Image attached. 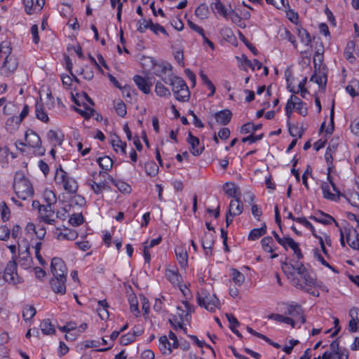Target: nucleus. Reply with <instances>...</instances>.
I'll list each match as a JSON object with an SVG mask.
<instances>
[{"mask_svg":"<svg viewBox=\"0 0 359 359\" xmlns=\"http://www.w3.org/2000/svg\"><path fill=\"white\" fill-rule=\"evenodd\" d=\"M163 81L172 86V90L175 98L180 102H187L190 97V91L186 82L180 76H173L166 81Z\"/></svg>","mask_w":359,"mask_h":359,"instance_id":"1","label":"nucleus"},{"mask_svg":"<svg viewBox=\"0 0 359 359\" xmlns=\"http://www.w3.org/2000/svg\"><path fill=\"white\" fill-rule=\"evenodd\" d=\"M13 188L18 198L26 200L34 195V189L30 182L22 174H16Z\"/></svg>","mask_w":359,"mask_h":359,"instance_id":"2","label":"nucleus"},{"mask_svg":"<svg viewBox=\"0 0 359 359\" xmlns=\"http://www.w3.org/2000/svg\"><path fill=\"white\" fill-rule=\"evenodd\" d=\"M197 302L201 307L210 312H215L220 305L219 299L206 288H201L197 292Z\"/></svg>","mask_w":359,"mask_h":359,"instance_id":"3","label":"nucleus"},{"mask_svg":"<svg viewBox=\"0 0 359 359\" xmlns=\"http://www.w3.org/2000/svg\"><path fill=\"white\" fill-rule=\"evenodd\" d=\"M55 180L57 184H63L64 189L69 193L74 194L78 190V184L76 180L67 177L66 172L61 166L57 168Z\"/></svg>","mask_w":359,"mask_h":359,"instance_id":"4","label":"nucleus"},{"mask_svg":"<svg viewBox=\"0 0 359 359\" xmlns=\"http://www.w3.org/2000/svg\"><path fill=\"white\" fill-rule=\"evenodd\" d=\"M25 141L28 146L36 148L39 156H43L46 149L41 147V140L39 135L32 129H28L25 135Z\"/></svg>","mask_w":359,"mask_h":359,"instance_id":"5","label":"nucleus"},{"mask_svg":"<svg viewBox=\"0 0 359 359\" xmlns=\"http://www.w3.org/2000/svg\"><path fill=\"white\" fill-rule=\"evenodd\" d=\"M4 280L13 285L21 282V278L17 273V263L15 261L13 260L8 262L4 270Z\"/></svg>","mask_w":359,"mask_h":359,"instance_id":"6","label":"nucleus"},{"mask_svg":"<svg viewBox=\"0 0 359 359\" xmlns=\"http://www.w3.org/2000/svg\"><path fill=\"white\" fill-rule=\"evenodd\" d=\"M51 272L54 277L59 276H67V269L64 261L60 257L52 259L50 264Z\"/></svg>","mask_w":359,"mask_h":359,"instance_id":"7","label":"nucleus"},{"mask_svg":"<svg viewBox=\"0 0 359 359\" xmlns=\"http://www.w3.org/2000/svg\"><path fill=\"white\" fill-rule=\"evenodd\" d=\"M29 250V248L27 244L25 245V250H23L21 249V246L20 245H18V264L25 269L30 268L32 264V258Z\"/></svg>","mask_w":359,"mask_h":359,"instance_id":"8","label":"nucleus"},{"mask_svg":"<svg viewBox=\"0 0 359 359\" xmlns=\"http://www.w3.org/2000/svg\"><path fill=\"white\" fill-rule=\"evenodd\" d=\"M67 276H59L53 277L50 280V285L53 291L56 294H64L66 292Z\"/></svg>","mask_w":359,"mask_h":359,"instance_id":"9","label":"nucleus"},{"mask_svg":"<svg viewBox=\"0 0 359 359\" xmlns=\"http://www.w3.org/2000/svg\"><path fill=\"white\" fill-rule=\"evenodd\" d=\"M18 66V60L14 56L6 57L1 66L2 74L8 76L17 69Z\"/></svg>","mask_w":359,"mask_h":359,"instance_id":"10","label":"nucleus"},{"mask_svg":"<svg viewBox=\"0 0 359 359\" xmlns=\"http://www.w3.org/2000/svg\"><path fill=\"white\" fill-rule=\"evenodd\" d=\"M346 242L348 245L354 250H359V240L358 238L357 231L353 227L344 229Z\"/></svg>","mask_w":359,"mask_h":359,"instance_id":"11","label":"nucleus"},{"mask_svg":"<svg viewBox=\"0 0 359 359\" xmlns=\"http://www.w3.org/2000/svg\"><path fill=\"white\" fill-rule=\"evenodd\" d=\"M187 142L191 145L190 152L194 156H199L204 150V146L199 147L200 140L198 137L194 136L191 132H189Z\"/></svg>","mask_w":359,"mask_h":359,"instance_id":"12","label":"nucleus"},{"mask_svg":"<svg viewBox=\"0 0 359 359\" xmlns=\"http://www.w3.org/2000/svg\"><path fill=\"white\" fill-rule=\"evenodd\" d=\"M134 82L138 88L145 94L150 93V88L152 83L148 79H145L141 76L135 75L133 77Z\"/></svg>","mask_w":359,"mask_h":359,"instance_id":"13","label":"nucleus"},{"mask_svg":"<svg viewBox=\"0 0 359 359\" xmlns=\"http://www.w3.org/2000/svg\"><path fill=\"white\" fill-rule=\"evenodd\" d=\"M216 121L221 125H227L231 119L232 113L229 109H223L214 114Z\"/></svg>","mask_w":359,"mask_h":359,"instance_id":"14","label":"nucleus"},{"mask_svg":"<svg viewBox=\"0 0 359 359\" xmlns=\"http://www.w3.org/2000/svg\"><path fill=\"white\" fill-rule=\"evenodd\" d=\"M225 194L229 197L241 198V191L240 189L233 182H226L223 187Z\"/></svg>","mask_w":359,"mask_h":359,"instance_id":"15","label":"nucleus"},{"mask_svg":"<svg viewBox=\"0 0 359 359\" xmlns=\"http://www.w3.org/2000/svg\"><path fill=\"white\" fill-rule=\"evenodd\" d=\"M54 210L51 207V202H48L46 205H43L41 211L40 212V217L42 219L49 224H53L55 222V219H50L53 215Z\"/></svg>","mask_w":359,"mask_h":359,"instance_id":"16","label":"nucleus"},{"mask_svg":"<svg viewBox=\"0 0 359 359\" xmlns=\"http://www.w3.org/2000/svg\"><path fill=\"white\" fill-rule=\"evenodd\" d=\"M310 219L317 222L327 225L330 224L333 222L337 226H339L337 222L332 216L323 212H320L318 216H310Z\"/></svg>","mask_w":359,"mask_h":359,"instance_id":"17","label":"nucleus"},{"mask_svg":"<svg viewBox=\"0 0 359 359\" xmlns=\"http://www.w3.org/2000/svg\"><path fill=\"white\" fill-rule=\"evenodd\" d=\"M202 246L206 255H212V249L214 245V239L212 234L205 233L202 239Z\"/></svg>","mask_w":359,"mask_h":359,"instance_id":"18","label":"nucleus"},{"mask_svg":"<svg viewBox=\"0 0 359 359\" xmlns=\"http://www.w3.org/2000/svg\"><path fill=\"white\" fill-rule=\"evenodd\" d=\"M243 203L241 201V198H236L234 200L231 201L229 208V215H239L243 212Z\"/></svg>","mask_w":359,"mask_h":359,"instance_id":"19","label":"nucleus"},{"mask_svg":"<svg viewBox=\"0 0 359 359\" xmlns=\"http://www.w3.org/2000/svg\"><path fill=\"white\" fill-rule=\"evenodd\" d=\"M175 255L180 266L183 268L187 266L188 255L186 249L182 246H177L175 248Z\"/></svg>","mask_w":359,"mask_h":359,"instance_id":"20","label":"nucleus"},{"mask_svg":"<svg viewBox=\"0 0 359 359\" xmlns=\"http://www.w3.org/2000/svg\"><path fill=\"white\" fill-rule=\"evenodd\" d=\"M355 48V43L353 41H349L346 43V46L344 51V55L345 58L351 63H353L355 60V57L353 55V52Z\"/></svg>","mask_w":359,"mask_h":359,"instance_id":"21","label":"nucleus"},{"mask_svg":"<svg viewBox=\"0 0 359 359\" xmlns=\"http://www.w3.org/2000/svg\"><path fill=\"white\" fill-rule=\"evenodd\" d=\"M78 237V233L75 230L65 229L64 231L60 232L57 235V239L62 240H68V241H74Z\"/></svg>","mask_w":359,"mask_h":359,"instance_id":"22","label":"nucleus"},{"mask_svg":"<svg viewBox=\"0 0 359 359\" xmlns=\"http://www.w3.org/2000/svg\"><path fill=\"white\" fill-rule=\"evenodd\" d=\"M211 9L216 10L217 13L221 16L227 18L229 11L220 0H215L210 4Z\"/></svg>","mask_w":359,"mask_h":359,"instance_id":"23","label":"nucleus"},{"mask_svg":"<svg viewBox=\"0 0 359 359\" xmlns=\"http://www.w3.org/2000/svg\"><path fill=\"white\" fill-rule=\"evenodd\" d=\"M35 114L38 119L41 120L44 123H47L49 121V118L45 111L43 103L36 102L35 104Z\"/></svg>","mask_w":359,"mask_h":359,"instance_id":"24","label":"nucleus"},{"mask_svg":"<svg viewBox=\"0 0 359 359\" xmlns=\"http://www.w3.org/2000/svg\"><path fill=\"white\" fill-rule=\"evenodd\" d=\"M266 233V225L264 223L262 227L259 229H253L248 235V240L256 241Z\"/></svg>","mask_w":359,"mask_h":359,"instance_id":"25","label":"nucleus"},{"mask_svg":"<svg viewBox=\"0 0 359 359\" xmlns=\"http://www.w3.org/2000/svg\"><path fill=\"white\" fill-rule=\"evenodd\" d=\"M47 137L54 147L57 145H61L62 143V136H59L55 130H50L47 133Z\"/></svg>","mask_w":359,"mask_h":359,"instance_id":"26","label":"nucleus"},{"mask_svg":"<svg viewBox=\"0 0 359 359\" xmlns=\"http://www.w3.org/2000/svg\"><path fill=\"white\" fill-rule=\"evenodd\" d=\"M287 123L289 128V133L291 136H297L299 138H301L302 137L304 132V129L302 126H299L298 125H292L290 121H287Z\"/></svg>","mask_w":359,"mask_h":359,"instance_id":"27","label":"nucleus"},{"mask_svg":"<svg viewBox=\"0 0 359 359\" xmlns=\"http://www.w3.org/2000/svg\"><path fill=\"white\" fill-rule=\"evenodd\" d=\"M292 283L297 288H299L300 290H304L306 292L311 294L312 296H314V297L319 296V292L318 291L311 290V287H306L305 286H304V285L302 283H300V280L299 279V278H297V277L293 278L292 280Z\"/></svg>","mask_w":359,"mask_h":359,"instance_id":"28","label":"nucleus"},{"mask_svg":"<svg viewBox=\"0 0 359 359\" xmlns=\"http://www.w3.org/2000/svg\"><path fill=\"white\" fill-rule=\"evenodd\" d=\"M262 248L264 251L269 253H273L275 250L273 248V240L271 236H266L261 241Z\"/></svg>","mask_w":359,"mask_h":359,"instance_id":"29","label":"nucleus"},{"mask_svg":"<svg viewBox=\"0 0 359 359\" xmlns=\"http://www.w3.org/2000/svg\"><path fill=\"white\" fill-rule=\"evenodd\" d=\"M97 161L100 168L105 171H109L112 168L113 161L109 156L100 157Z\"/></svg>","mask_w":359,"mask_h":359,"instance_id":"30","label":"nucleus"},{"mask_svg":"<svg viewBox=\"0 0 359 359\" xmlns=\"http://www.w3.org/2000/svg\"><path fill=\"white\" fill-rule=\"evenodd\" d=\"M209 8L205 4H200L195 11V15L201 19H205L208 17Z\"/></svg>","mask_w":359,"mask_h":359,"instance_id":"31","label":"nucleus"},{"mask_svg":"<svg viewBox=\"0 0 359 359\" xmlns=\"http://www.w3.org/2000/svg\"><path fill=\"white\" fill-rule=\"evenodd\" d=\"M83 105L84 107V109L74 107V110L79 114H81L83 117H84L86 119H88L94 114L95 111L94 109L86 106V104H83Z\"/></svg>","mask_w":359,"mask_h":359,"instance_id":"32","label":"nucleus"},{"mask_svg":"<svg viewBox=\"0 0 359 359\" xmlns=\"http://www.w3.org/2000/svg\"><path fill=\"white\" fill-rule=\"evenodd\" d=\"M300 276V283H302L306 287H312L315 285V280L310 276L308 271L302 274Z\"/></svg>","mask_w":359,"mask_h":359,"instance_id":"33","label":"nucleus"},{"mask_svg":"<svg viewBox=\"0 0 359 359\" xmlns=\"http://www.w3.org/2000/svg\"><path fill=\"white\" fill-rule=\"evenodd\" d=\"M199 75L203 81V84H205L211 90V93L209 95V96H212L216 90L215 86L203 71L200 72Z\"/></svg>","mask_w":359,"mask_h":359,"instance_id":"34","label":"nucleus"},{"mask_svg":"<svg viewBox=\"0 0 359 359\" xmlns=\"http://www.w3.org/2000/svg\"><path fill=\"white\" fill-rule=\"evenodd\" d=\"M155 92L161 97H170L171 95L169 89L165 87L160 81L156 83Z\"/></svg>","mask_w":359,"mask_h":359,"instance_id":"35","label":"nucleus"},{"mask_svg":"<svg viewBox=\"0 0 359 359\" xmlns=\"http://www.w3.org/2000/svg\"><path fill=\"white\" fill-rule=\"evenodd\" d=\"M346 90L347 93L351 96V97H355L358 95L359 92V83L358 81H353L349 83L346 88Z\"/></svg>","mask_w":359,"mask_h":359,"instance_id":"36","label":"nucleus"},{"mask_svg":"<svg viewBox=\"0 0 359 359\" xmlns=\"http://www.w3.org/2000/svg\"><path fill=\"white\" fill-rule=\"evenodd\" d=\"M90 186L93 189V191L96 194H100L102 192L103 190L108 189L109 187L107 184L105 180H100L95 184H90Z\"/></svg>","mask_w":359,"mask_h":359,"instance_id":"37","label":"nucleus"},{"mask_svg":"<svg viewBox=\"0 0 359 359\" xmlns=\"http://www.w3.org/2000/svg\"><path fill=\"white\" fill-rule=\"evenodd\" d=\"M41 328L43 334H54L55 330L51 325V323L48 319L43 320L41 323Z\"/></svg>","mask_w":359,"mask_h":359,"instance_id":"38","label":"nucleus"},{"mask_svg":"<svg viewBox=\"0 0 359 359\" xmlns=\"http://www.w3.org/2000/svg\"><path fill=\"white\" fill-rule=\"evenodd\" d=\"M144 168L147 174L149 176H155L158 172V167L154 161L147 162Z\"/></svg>","mask_w":359,"mask_h":359,"instance_id":"39","label":"nucleus"},{"mask_svg":"<svg viewBox=\"0 0 359 359\" xmlns=\"http://www.w3.org/2000/svg\"><path fill=\"white\" fill-rule=\"evenodd\" d=\"M84 222V218L81 213H74L71 215L69 219V222L71 225L74 226H77L83 224Z\"/></svg>","mask_w":359,"mask_h":359,"instance_id":"40","label":"nucleus"},{"mask_svg":"<svg viewBox=\"0 0 359 359\" xmlns=\"http://www.w3.org/2000/svg\"><path fill=\"white\" fill-rule=\"evenodd\" d=\"M262 124L254 125L251 123H247L244 124L241 129V133L243 134H247L251 131H256L262 128Z\"/></svg>","mask_w":359,"mask_h":359,"instance_id":"41","label":"nucleus"},{"mask_svg":"<svg viewBox=\"0 0 359 359\" xmlns=\"http://www.w3.org/2000/svg\"><path fill=\"white\" fill-rule=\"evenodd\" d=\"M348 202L353 206L359 209V194L358 192H352L345 196Z\"/></svg>","mask_w":359,"mask_h":359,"instance_id":"42","label":"nucleus"},{"mask_svg":"<svg viewBox=\"0 0 359 359\" xmlns=\"http://www.w3.org/2000/svg\"><path fill=\"white\" fill-rule=\"evenodd\" d=\"M0 53L6 55V57H12V48L11 46V43L7 41H2L0 43Z\"/></svg>","mask_w":359,"mask_h":359,"instance_id":"43","label":"nucleus"},{"mask_svg":"<svg viewBox=\"0 0 359 359\" xmlns=\"http://www.w3.org/2000/svg\"><path fill=\"white\" fill-rule=\"evenodd\" d=\"M111 144L115 151H117V148H120L123 154L126 153V142H122L118 137H116L115 139L111 140Z\"/></svg>","mask_w":359,"mask_h":359,"instance_id":"44","label":"nucleus"},{"mask_svg":"<svg viewBox=\"0 0 359 359\" xmlns=\"http://www.w3.org/2000/svg\"><path fill=\"white\" fill-rule=\"evenodd\" d=\"M266 3L274 6L278 9L289 7L288 0H266Z\"/></svg>","mask_w":359,"mask_h":359,"instance_id":"45","label":"nucleus"},{"mask_svg":"<svg viewBox=\"0 0 359 359\" xmlns=\"http://www.w3.org/2000/svg\"><path fill=\"white\" fill-rule=\"evenodd\" d=\"M232 276H233V280L236 285L240 286L244 283V280H245L244 275L242 273H241L239 271H238L237 269H233Z\"/></svg>","mask_w":359,"mask_h":359,"instance_id":"46","label":"nucleus"},{"mask_svg":"<svg viewBox=\"0 0 359 359\" xmlns=\"http://www.w3.org/2000/svg\"><path fill=\"white\" fill-rule=\"evenodd\" d=\"M1 212V219L4 222L8 221L10 217V209L7 206L6 202L2 201L0 203Z\"/></svg>","mask_w":359,"mask_h":359,"instance_id":"47","label":"nucleus"},{"mask_svg":"<svg viewBox=\"0 0 359 359\" xmlns=\"http://www.w3.org/2000/svg\"><path fill=\"white\" fill-rule=\"evenodd\" d=\"M296 222L304 225L306 228L309 229L311 231L313 236L316 238H318V236L316 233L314 226L305 217H297Z\"/></svg>","mask_w":359,"mask_h":359,"instance_id":"48","label":"nucleus"},{"mask_svg":"<svg viewBox=\"0 0 359 359\" xmlns=\"http://www.w3.org/2000/svg\"><path fill=\"white\" fill-rule=\"evenodd\" d=\"M321 188L323 190V194L324 198L330 199L332 201H334L336 199V196L330 191L329 185L327 182H323V184L321 185Z\"/></svg>","mask_w":359,"mask_h":359,"instance_id":"49","label":"nucleus"},{"mask_svg":"<svg viewBox=\"0 0 359 359\" xmlns=\"http://www.w3.org/2000/svg\"><path fill=\"white\" fill-rule=\"evenodd\" d=\"M299 36L301 39L302 42L304 43L307 46L311 42L310 34L305 29L299 30Z\"/></svg>","mask_w":359,"mask_h":359,"instance_id":"50","label":"nucleus"},{"mask_svg":"<svg viewBox=\"0 0 359 359\" xmlns=\"http://www.w3.org/2000/svg\"><path fill=\"white\" fill-rule=\"evenodd\" d=\"M111 182L115 184V186L118 189V190L122 193H130L131 188L130 187L123 182H115L113 178H111Z\"/></svg>","mask_w":359,"mask_h":359,"instance_id":"51","label":"nucleus"},{"mask_svg":"<svg viewBox=\"0 0 359 359\" xmlns=\"http://www.w3.org/2000/svg\"><path fill=\"white\" fill-rule=\"evenodd\" d=\"M36 314V309L34 306H30L25 308L22 312V316L25 320L32 319Z\"/></svg>","mask_w":359,"mask_h":359,"instance_id":"52","label":"nucleus"},{"mask_svg":"<svg viewBox=\"0 0 359 359\" xmlns=\"http://www.w3.org/2000/svg\"><path fill=\"white\" fill-rule=\"evenodd\" d=\"M229 8L230 9L229 11L228 17L230 18L233 23L241 26L240 24L242 21L241 18L233 9L231 8V6H229Z\"/></svg>","mask_w":359,"mask_h":359,"instance_id":"53","label":"nucleus"},{"mask_svg":"<svg viewBox=\"0 0 359 359\" xmlns=\"http://www.w3.org/2000/svg\"><path fill=\"white\" fill-rule=\"evenodd\" d=\"M114 107L118 115H119L121 117L126 116L127 113L126 106L123 101L118 102L115 104Z\"/></svg>","mask_w":359,"mask_h":359,"instance_id":"54","label":"nucleus"},{"mask_svg":"<svg viewBox=\"0 0 359 359\" xmlns=\"http://www.w3.org/2000/svg\"><path fill=\"white\" fill-rule=\"evenodd\" d=\"M149 29L155 34H158V32L168 35V33L165 28L158 23H153L151 20H149Z\"/></svg>","mask_w":359,"mask_h":359,"instance_id":"55","label":"nucleus"},{"mask_svg":"<svg viewBox=\"0 0 359 359\" xmlns=\"http://www.w3.org/2000/svg\"><path fill=\"white\" fill-rule=\"evenodd\" d=\"M239 38L245 44V46L251 50L254 55H257L258 54L257 48L249 42V41L245 37V36L241 32H239Z\"/></svg>","mask_w":359,"mask_h":359,"instance_id":"56","label":"nucleus"},{"mask_svg":"<svg viewBox=\"0 0 359 359\" xmlns=\"http://www.w3.org/2000/svg\"><path fill=\"white\" fill-rule=\"evenodd\" d=\"M302 308L299 305H295V306H290L287 308V311L285 312L286 314H288L292 316H296L301 314Z\"/></svg>","mask_w":359,"mask_h":359,"instance_id":"57","label":"nucleus"},{"mask_svg":"<svg viewBox=\"0 0 359 359\" xmlns=\"http://www.w3.org/2000/svg\"><path fill=\"white\" fill-rule=\"evenodd\" d=\"M106 174V172L100 171L99 172H94L92 173V180L88 181V184H95L99 181L102 180L101 177H104Z\"/></svg>","mask_w":359,"mask_h":359,"instance_id":"58","label":"nucleus"},{"mask_svg":"<svg viewBox=\"0 0 359 359\" xmlns=\"http://www.w3.org/2000/svg\"><path fill=\"white\" fill-rule=\"evenodd\" d=\"M11 234V230L6 225L0 226V240L6 241Z\"/></svg>","mask_w":359,"mask_h":359,"instance_id":"59","label":"nucleus"},{"mask_svg":"<svg viewBox=\"0 0 359 359\" xmlns=\"http://www.w3.org/2000/svg\"><path fill=\"white\" fill-rule=\"evenodd\" d=\"M166 276L173 284L180 283V276L174 271L169 270L166 272Z\"/></svg>","mask_w":359,"mask_h":359,"instance_id":"60","label":"nucleus"},{"mask_svg":"<svg viewBox=\"0 0 359 359\" xmlns=\"http://www.w3.org/2000/svg\"><path fill=\"white\" fill-rule=\"evenodd\" d=\"M130 308L132 313H133L136 316L140 313V310L138 308V301L136 297H133L130 300Z\"/></svg>","mask_w":359,"mask_h":359,"instance_id":"61","label":"nucleus"},{"mask_svg":"<svg viewBox=\"0 0 359 359\" xmlns=\"http://www.w3.org/2000/svg\"><path fill=\"white\" fill-rule=\"evenodd\" d=\"M244 62L252 70L255 69V66L257 67V69H260L262 67V64L257 59H255L253 62H252L245 57L244 59Z\"/></svg>","mask_w":359,"mask_h":359,"instance_id":"62","label":"nucleus"},{"mask_svg":"<svg viewBox=\"0 0 359 359\" xmlns=\"http://www.w3.org/2000/svg\"><path fill=\"white\" fill-rule=\"evenodd\" d=\"M135 341L134 335L131 334V333H128L121 337L120 338V344L123 346H126L131 342Z\"/></svg>","mask_w":359,"mask_h":359,"instance_id":"63","label":"nucleus"},{"mask_svg":"<svg viewBox=\"0 0 359 359\" xmlns=\"http://www.w3.org/2000/svg\"><path fill=\"white\" fill-rule=\"evenodd\" d=\"M291 268L297 271V273L301 276L302 274L304 273L305 272L308 271L306 268L304 266V264L302 262H297L295 264L291 265Z\"/></svg>","mask_w":359,"mask_h":359,"instance_id":"64","label":"nucleus"}]
</instances>
